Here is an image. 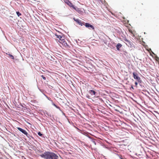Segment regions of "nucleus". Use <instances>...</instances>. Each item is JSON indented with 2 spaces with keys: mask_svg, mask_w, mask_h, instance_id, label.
<instances>
[{
  "mask_svg": "<svg viewBox=\"0 0 159 159\" xmlns=\"http://www.w3.org/2000/svg\"><path fill=\"white\" fill-rule=\"evenodd\" d=\"M55 36L56 37V38H57V40H58V41L59 43H62L65 42V40L64 39V37H62L60 35H58L57 34H55Z\"/></svg>",
  "mask_w": 159,
  "mask_h": 159,
  "instance_id": "obj_2",
  "label": "nucleus"
},
{
  "mask_svg": "<svg viewBox=\"0 0 159 159\" xmlns=\"http://www.w3.org/2000/svg\"><path fill=\"white\" fill-rule=\"evenodd\" d=\"M84 24H85V26L86 28H88L89 29L90 28H91L93 30H94V27L93 25L89 24V23H85Z\"/></svg>",
  "mask_w": 159,
  "mask_h": 159,
  "instance_id": "obj_5",
  "label": "nucleus"
},
{
  "mask_svg": "<svg viewBox=\"0 0 159 159\" xmlns=\"http://www.w3.org/2000/svg\"><path fill=\"white\" fill-rule=\"evenodd\" d=\"M17 128L18 130H19L22 133H23L24 134H27V133H26V131L25 130H24L20 127H17Z\"/></svg>",
  "mask_w": 159,
  "mask_h": 159,
  "instance_id": "obj_7",
  "label": "nucleus"
},
{
  "mask_svg": "<svg viewBox=\"0 0 159 159\" xmlns=\"http://www.w3.org/2000/svg\"><path fill=\"white\" fill-rule=\"evenodd\" d=\"M7 54L9 56L11 57V58L12 59H14V56L12 55L11 54L8 53H7Z\"/></svg>",
  "mask_w": 159,
  "mask_h": 159,
  "instance_id": "obj_10",
  "label": "nucleus"
},
{
  "mask_svg": "<svg viewBox=\"0 0 159 159\" xmlns=\"http://www.w3.org/2000/svg\"><path fill=\"white\" fill-rule=\"evenodd\" d=\"M64 43V44L65 45V46H66H66H67L68 45H67V44L66 43V42H65Z\"/></svg>",
  "mask_w": 159,
  "mask_h": 159,
  "instance_id": "obj_19",
  "label": "nucleus"
},
{
  "mask_svg": "<svg viewBox=\"0 0 159 159\" xmlns=\"http://www.w3.org/2000/svg\"><path fill=\"white\" fill-rule=\"evenodd\" d=\"M131 88H132V89H134V88H133V86H131Z\"/></svg>",
  "mask_w": 159,
  "mask_h": 159,
  "instance_id": "obj_25",
  "label": "nucleus"
},
{
  "mask_svg": "<svg viewBox=\"0 0 159 159\" xmlns=\"http://www.w3.org/2000/svg\"><path fill=\"white\" fill-rule=\"evenodd\" d=\"M75 21L79 25L82 26L83 25H84L85 22H82L81 20H80L78 19H76V20Z\"/></svg>",
  "mask_w": 159,
  "mask_h": 159,
  "instance_id": "obj_6",
  "label": "nucleus"
},
{
  "mask_svg": "<svg viewBox=\"0 0 159 159\" xmlns=\"http://www.w3.org/2000/svg\"><path fill=\"white\" fill-rule=\"evenodd\" d=\"M157 58V59L159 60V57H156Z\"/></svg>",
  "mask_w": 159,
  "mask_h": 159,
  "instance_id": "obj_23",
  "label": "nucleus"
},
{
  "mask_svg": "<svg viewBox=\"0 0 159 159\" xmlns=\"http://www.w3.org/2000/svg\"><path fill=\"white\" fill-rule=\"evenodd\" d=\"M152 53L153 54H154V55H155V54L153 52H152Z\"/></svg>",
  "mask_w": 159,
  "mask_h": 159,
  "instance_id": "obj_27",
  "label": "nucleus"
},
{
  "mask_svg": "<svg viewBox=\"0 0 159 159\" xmlns=\"http://www.w3.org/2000/svg\"><path fill=\"white\" fill-rule=\"evenodd\" d=\"M41 76L42 77L43 79L44 80H46V78L45 77H44L43 75H42Z\"/></svg>",
  "mask_w": 159,
  "mask_h": 159,
  "instance_id": "obj_16",
  "label": "nucleus"
},
{
  "mask_svg": "<svg viewBox=\"0 0 159 159\" xmlns=\"http://www.w3.org/2000/svg\"><path fill=\"white\" fill-rule=\"evenodd\" d=\"M122 45L120 43H118L116 46V49L117 50L119 51L120 48L121 47Z\"/></svg>",
  "mask_w": 159,
  "mask_h": 159,
  "instance_id": "obj_9",
  "label": "nucleus"
},
{
  "mask_svg": "<svg viewBox=\"0 0 159 159\" xmlns=\"http://www.w3.org/2000/svg\"><path fill=\"white\" fill-rule=\"evenodd\" d=\"M43 158L45 159H58L57 155L54 153L50 152H46L40 155Z\"/></svg>",
  "mask_w": 159,
  "mask_h": 159,
  "instance_id": "obj_1",
  "label": "nucleus"
},
{
  "mask_svg": "<svg viewBox=\"0 0 159 159\" xmlns=\"http://www.w3.org/2000/svg\"><path fill=\"white\" fill-rule=\"evenodd\" d=\"M133 75L134 78L139 83H141L142 82L140 78L138 76V74L136 73L133 72Z\"/></svg>",
  "mask_w": 159,
  "mask_h": 159,
  "instance_id": "obj_3",
  "label": "nucleus"
},
{
  "mask_svg": "<svg viewBox=\"0 0 159 159\" xmlns=\"http://www.w3.org/2000/svg\"><path fill=\"white\" fill-rule=\"evenodd\" d=\"M124 40L125 41L127 42L128 44H129L130 45H131V42L130 41H129L126 39H125Z\"/></svg>",
  "mask_w": 159,
  "mask_h": 159,
  "instance_id": "obj_11",
  "label": "nucleus"
},
{
  "mask_svg": "<svg viewBox=\"0 0 159 159\" xmlns=\"http://www.w3.org/2000/svg\"><path fill=\"white\" fill-rule=\"evenodd\" d=\"M44 95L49 100L51 101V98H49V97H47V96H46L45 95Z\"/></svg>",
  "mask_w": 159,
  "mask_h": 159,
  "instance_id": "obj_14",
  "label": "nucleus"
},
{
  "mask_svg": "<svg viewBox=\"0 0 159 159\" xmlns=\"http://www.w3.org/2000/svg\"><path fill=\"white\" fill-rule=\"evenodd\" d=\"M65 2L70 7H72L76 11H77L76 9H79L76 7H75L72 4V3L68 0H66L65 1Z\"/></svg>",
  "mask_w": 159,
  "mask_h": 159,
  "instance_id": "obj_4",
  "label": "nucleus"
},
{
  "mask_svg": "<svg viewBox=\"0 0 159 159\" xmlns=\"http://www.w3.org/2000/svg\"><path fill=\"white\" fill-rule=\"evenodd\" d=\"M89 93L92 95L95 96L96 92L93 90H90L89 91Z\"/></svg>",
  "mask_w": 159,
  "mask_h": 159,
  "instance_id": "obj_8",
  "label": "nucleus"
},
{
  "mask_svg": "<svg viewBox=\"0 0 159 159\" xmlns=\"http://www.w3.org/2000/svg\"><path fill=\"white\" fill-rule=\"evenodd\" d=\"M140 85L141 86V84H140Z\"/></svg>",
  "mask_w": 159,
  "mask_h": 159,
  "instance_id": "obj_29",
  "label": "nucleus"
},
{
  "mask_svg": "<svg viewBox=\"0 0 159 159\" xmlns=\"http://www.w3.org/2000/svg\"><path fill=\"white\" fill-rule=\"evenodd\" d=\"M135 85H137V84H138V83H137V82H135Z\"/></svg>",
  "mask_w": 159,
  "mask_h": 159,
  "instance_id": "obj_22",
  "label": "nucleus"
},
{
  "mask_svg": "<svg viewBox=\"0 0 159 159\" xmlns=\"http://www.w3.org/2000/svg\"><path fill=\"white\" fill-rule=\"evenodd\" d=\"M74 20L75 21V20H76V19H75V18H74Z\"/></svg>",
  "mask_w": 159,
  "mask_h": 159,
  "instance_id": "obj_26",
  "label": "nucleus"
},
{
  "mask_svg": "<svg viewBox=\"0 0 159 159\" xmlns=\"http://www.w3.org/2000/svg\"><path fill=\"white\" fill-rule=\"evenodd\" d=\"M56 108L59 109L61 111V110L60 109V108L59 107L57 106V107Z\"/></svg>",
  "mask_w": 159,
  "mask_h": 159,
  "instance_id": "obj_18",
  "label": "nucleus"
},
{
  "mask_svg": "<svg viewBox=\"0 0 159 159\" xmlns=\"http://www.w3.org/2000/svg\"><path fill=\"white\" fill-rule=\"evenodd\" d=\"M129 47H130L131 48L132 47H133L132 46H128Z\"/></svg>",
  "mask_w": 159,
  "mask_h": 159,
  "instance_id": "obj_24",
  "label": "nucleus"
},
{
  "mask_svg": "<svg viewBox=\"0 0 159 159\" xmlns=\"http://www.w3.org/2000/svg\"><path fill=\"white\" fill-rule=\"evenodd\" d=\"M57 106L56 105V106H55V107H57Z\"/></svg>",
  "mask_w": 159,
  "mask_h": 159,
  "instance_id": "obj_28",
  "label": "nucleus"
},
{
  "mask_svg": "<svg viewBox=\"0 0 159 159\" xmlns=\"http://www.w3.org/2000/svg\"><path fill=\"white\" fill-rule=\"evenodd\" d=\"M38 134L39 135V136H42L43 134H42L41 133V132H39L38 133Z\"/></svg>",
  "mask_w": 159,
  "mask_h": 159,
  "instance_id": "obj_13",
  "label": "nucleus"
},
{
  "mask_svg": "<svg viewBox=\"0 0 159 159\" xmlns=\"http://www.w3.org/2000/svg\"><path fill=\"white\" fill-rule=\"evenodd\" d=\"M92 142L95 144V145H96V143L95 142V141L93 140V141H92Z\"/></svg>",
  "mask_w": 159,
  "mask_h": 159,
  "instance_id": "obj_20",
  "label": "nucleus"
},
{
  "mask_svg": "<svg viewBox=\"0 0 159 159\" xmlns=\"http://www.w3.org/2000/svg\"><path fill=\"white\" fill-rule=\"evenodd\" d=\"M16 13L17 15L18 16H19L20 15H21V14L20 13V12L19 11H16Z\"/></svg>",
  "mask_w": 159,
  "mask_h": 159,
  "instance_id": "obj_12",
  "label": "nucleus"
},
{
  "mask_svg": "<svg viewBox=\"0 0 159 159\" xmlns=\"http://www.w3.org/2000/svg\"><path fill=\"white\" fill-rule=\"evenodd\" d=\"M51 101L52 103V104L54 106H56V104L53 102L52 101V100H51Z\"/></svg>",
  "mask_w": 159,
  "mask_h": 159,
  "instance_id": "obj_17",
  "label": "nucleus"
},
{
  "mask_svg": "<svg viewBox=\"0 0 159 159\" xmlns=\"http://www.w3.org/2000/svg\"><path fill=\"white\" fill-rule=\"evenodd\" d=\"M61 112L62 113V114L63 115H64V116H65V114L62 111H61Z\"/></svg>",
  "mask_w": 159,
  "mask_h": 159,
  "instance_id": "obj_21",
  "label": "nucleus"
},
{
  "mask_svg": "<svg viewBox=\"0 0 159 159\" xmlns=\"http://www.w3.org/2000/svg\"><path fill=\"white\" fill-rule=\"evenodd\" d=\"M26 133H27V134H25V135H26V136L28 137V138H29L30 137V135L27 132H26Z\"/></svg>",
  "mask_w": 159,
  "mask_h": 159,
  "instance_id": "obj_15",
  "label": "nucleus"
}]
</instances>
